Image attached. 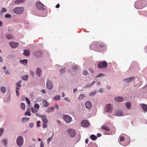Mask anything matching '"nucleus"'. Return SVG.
Listing matches in <instances>:
<instances>
[{
    "mask_svg": "<svg viewBox=\"0 0 147 147\" xmlns=\"http://www.w3.org/2000/svg\"><path fill=\"white\" fill-rule=\"evenodd\" d=\"M36 5L37 9L39 10H43L45 9V6L40 1L36 2Z\"/></svg>",
    "mask_w": 147,
    "mask_h": 147,
    "instance_id": "obj_1",
    "label": "nucleus"
},
{
    "mask_svg": "<svg viewBox=\"0 0 147 147\" xmlns=\"http://www.w3.org/2000/svg\"><path fill=\"white\" fill-rule=\"evenodd\" d=\"M107 63L105 61H103L99 62L98 64V66L100 69L106 68L107 67Z\"/></svg>",
    "mask_w": 147,
    "mask_h": 147,
    "instance_id": "obj_2",
    "label": "nucleus"
},
{
    "mask_svg": "<svg viewBox=\"0 0 147 147\" xmlns=\"http://www.w3.org/2000/svg\"><path fill=\"white\" fill-rule=\"evenodd\" d=\"M24 11V8L22 7H17L14 9L13 12L16 14H21Z\"/></svg>",
    "mask_w": 147,
    "mask_h": 147,
    "instance_id": "obj_3",
    "label": "nucleus"
},
{
    "mask_svg": "<svg viewBox=\"0 0 147 147\" xmlns=\"http://www.w3.org/2000/svg\"><path fill=\"white\" fill-rule=\"evenodd\" d=\"M112 105L109 104L106 105L105 107V111L107 114L111 113L112 111Z\"/></svg>",
    "mask_w": 147,
    "mask_h": 147,
    "instance_id": "obj_4",
    "label": "nucleus"
},
{
    "mask_svg": "<svg viewBox=\"0 0 147 147\" xmlns=\"http://www.w3.org/2000/svg\"><path fill=\"white\" fill-rule=\"evenodd\" d=\"M23 138L22 136H20L17 138V143L19 146H22L23 145Z\"/></svg>",
    "mask_w": 147,
    "mask_h": 147,
    "instance_id": "obj_5",
    "label": "nucleus"
},
{
    "mask_svg": "<svg viewBox=\"0 0 147 147\" xmlns=\"http://www.w3.org/2000/svg\"><path fill=\"white\" fill-rule=\"evenodd\" d=\"M46 86L47 88L51 90L53 89V85L52 81L50 80H48L46 83Z\"/></svg>",
    "mask_w": 147,
    "mask_h": 147,
    "instance_id": "obj_6",
    "label": "nucleus"
},
{
    "mask_svg": "<svg viewBox=\"0 0 147 147\" xmlns=\"http://www.w3.org/2000/svg\"><path fill=\"white\" fill-rule=\"evenodd\" d=\"M142 4L141 1H137L135 3V7L137 9H141L142 7Z\"/></svg>",
    "mask_w": 147,
    "mask_h": 147,
    "instance_id": "obj_7",
    "label": "nucleus"
},
{
    "mask_svg": "<svg viewBox=\"0 0 147 147\" xmlns=\"http://www.w3.org/2000/svg\"><path fill=\"white\" fill-rule=\"evenodd\" d=\"M114 114L116 116H122L123 115V112L121 110H116L115 111Z\"/></svg>",
    "mask_w": 147,
    "mask_h": 147,
    "instance_id": "obj_8",
    "label": "nucleus"
},
{
    "mask_svg": "<svg viewBox=\"0 0 147 147\" xmlns=\"http://www.w3.org/2000/svg\"><path fill=\"white\" fill-rule=\"evenodd\" d=\"M85 105L86 108L89 110L92 106V104L91 101H87L85 103Z\"/></svg>",
    "mask_w": 147,
    "mask_h": 147,
    "instance_id": "obj_9",
    "label": "nucleus"
},
{
    "mask_svg": "<svg viewBox=\"0 0 147 147\" xmlns=\"http://www.w3.org/2000/svg\"><path fill=\"white\" fill-rule=\"evenodd\" d=\"M63 119L67 123H69L71 122V117L67 115H65L63 116Z\"/></svg>",
    "mask_w": 147,
    "mask_h": 147,
    "instance_id": "obj_10",
    "label": "nucleus"
},
{
    "mask_svg": "<svg viewBox=\"0 0 147 147\" xmlns=\"http://www.w3.org/2000/svg\"><path fill=\"white\" fill-rule=\"evenodd\" d=\"M135 77L131 76L127 78H125L123 80L124 82H126L127 83H129L133 80L134 81Z\"/></svg>",
    "mask_w": 147,
    "mask_h": 147,
    "instance_id": "obj_11",
    "label": "nucleus"
},
{
    "mask_svg": "<svg viewBox=\"0 0 147 147\" xmlns=\"http://www.w3.org/2000/svg\"><path fill=\"white\" fill-rule=\"evenodd\" d=\"M81 124L82 126L83 127H88L90 125V124L88 121L86 120L82 121L81 122Z\"/></svg>",
    "mask_w": 147,
    "mask_h": 147,
    "instance_id": "obj_12",
    "label": "nucleus"
},
{
    "mask_svg": "<svg viewBox=\"0 0 147 147\" xmlns=\"http://www.w3.org/2000/svg\"><path fill=\"white\" fill-rule=\"evenodd\" d=\"M68 132L70 136L71 137H74L76 134V131L75 130L69 128L68 129Z\"/></svg>",
    "mask_w": 147,
    "mask_h": 147,
    "instance_id": "obj_13",
    "label": "nucleus"
},
{
    "mask_svg": "<svg viewBox=\"0 0 147 147\" xmlns=\"http://www.w3.org/2000/svg\"><path fill=\"white\" fill-rule=\"evenodd\" d=\"M19 44L16 42H10L9 43V45L12 48H16L19 46Z\"/></svg>",
    "mask_w": 147,
    "mask_h": 147,
    "instance_id": "obj_14",
    "label": "nucleus"
},
{
    "mask_svg": "<svg viewBox=\"0 0 147 147\" xmlns=\"http://www.w3.org/2000/svg\"><path fill=\"white\" fill-rule=\"evenodd\" d=\"M114 100L117 102H122L124 100V99L121 97H116L114 98Z\"/></svg>",
    "mask_w": 147,
    "mask_h": 147,
    "instance_id": "obj_15",
    "label": "nucleus"
},
{
    "mask_svg": "<svg viewBox=\"0 0 147 147\" xmlns=\"http://www.w3.org/2000/svg\"><path fill=\"white\" fill-rule=\"evenodd\" d=\"M34 54L37 57H40L42 55V51L41 50H39L35 52Z\"/></svg>",
    "mask_w": 147,
    "mask_h": 147,
    "instance_id": "obj_16",
    "label": "nucleus"
},
{
    "mask_svg": "<svg viewBox=\"0 0 147 147\" xmlns=\"http://www.w3.org/2000/svg\"><path fill=\"white\" fill-rule=\"evenodd\" d=\"M5 37L8 40L13 39H14V36L11 34H7L5 35Z\"/></svg>",
    "mask_w": 147,
    "mask_h": 147,
    "instance_id": "obj_17",
    "label": "nucleus"
},
{
    "mask_svg": "<svg viewBox=\"0 0 147 147\" xmlns=\"http://www.w3.org/2000/svg\"><path fill=\"white\" fill-rule=\"evenodd\" d=\"M41 73V69L39 68H37L36 70V76L38 77H40Z\"/></svg>",
    "mask_w": 147,
    "mask_h": 147,
    "instance_id": "obj_18",
    "label": "nucleus"
},
{
    "mask_svg": "<svg viewBox=\"0 0 147 147\" xmlns=\"http://www.w3.org/2000/svg\"><path fill=\"white\" fill-rule=\"evenodd\" d=\"M54 107H50L47 109L46 111V112L47 113H49L52 112L54 111Z\"/></svg>",
    "mask_w": 147,
    "mask_h": 147,
    "instance_id": "obj_19",
    "label": "nucleus"
},
{
    "mask_svg": "<svg viewBox=\"0 0 147 147\" xmlns=\"http://www.w3.org/2000/svg\"><path fill=\"white\" fill-rule=\"evenodd\" d=\"M141 107L142 109L144 111H147V105L144 104H141Z\"/></svg>",
    "mask_w": 147,
    "mask_h": 147,
    "instance_id": "obj_20",
    "label": "nucleus"
},
{
    "mask_svg": "<svg viewBox=\"0 0 147 147\" xmlns=\"http://www.w3.org/2000/svg\"><path fill=\"white\" fill-rule=\"evenodd\" d=\"M42 120L43 121V122H48V120L47 116L45 115H43V116L42 117Z\"/></svg>",
    "mask_w": 147,
    "mask_h": 147,
    "instance_id": "obj_21",
    "label": "nucleus"
},
{
    "mask_svg": "<svg viewBox=\"0 0 147 147\" xmlns=\"http://www.w3.org/2000/svg\"><path fill=\"white\" fill-rule=\"evenodd\" d=\"M24 52L23 53V54L26 56H28L30 55V51L29 50H24Z\"/></svg>",
    "mask_w": 147,
    "mask_h": 147,
    "instance_id": "obj_22",
    "label": "nucleus"
},
{
    "mask_svg": "<svg viewBox=\"0 0 147 147\" xmlns=\"http://www.w3.org/2000/svg\"><path fill=\"white\" fill-rule=\"evenodd\" d=\"M20 63H23L24 65H26L27 64L28 60L27 59H24L20 60Z\"/></svg>",
    "mask_w": 147,
    "mask_h": 147,
    "instance_id": "obj_23",
    "label": "nucleus"
},
{
    "mask_svg": "<svg viewBox=\"0 0 147 147\" xmlns=\"http://www.w3.org/2000/svg\"><path fill=\"white\" fill-rule=\"evenodd\" d=\"M95 82H93L90 84H88L86 85L84 87V88H90L93 86L95 83Z\"/></svg>",
    "mask_w": 147,
    "mask_h": 147,
    "instance_id": "obj_24",
    "label": "nucleus"
},
{
    "mask_svg": "<svg viewBox=\"0 0 147 147\" xmlns=\"http://www.w3.org/2000/svg\"><path fill=\"white\" fill-rule=\"evenodd\" d=\"M102 128L107 131H109L110 130L109 128L107 126L103 125L101 126Z\"/></svg>",
    "mask_w": 147,
    "mask_h": 147,
    "instance_id": "obj_25",
    "label": "nucleus"
},
{
    "mask_svg": "<svg viewBox=\"0 0 147 147\" xmlns=\"http://www.w3.org/2000/svg\"><path fill=\"white\" fill-rule=\"evenodd\" d=\"M85 96V94H81L79 96L78 99L80 100H82L84 98Z\"/></svg>",
    "mask_w": 147,
    "mask_h": 147,
    "instance_id": "obj_26",
    "label": "nucleus"
},
{
    "mask_svg": "<svg viewBox=\"0 0 147 147\" xmlns=\"http://www.w3.org/2000/svg\"><path fill=\"white\" fill-rule=\"evenodd\" d=\"M29 119V118L28 117H23L21 119V121L22 122L24 123L28 121Z\"/></svg>",
    "mask_w": 147,
    "mask_h": 147,
    "instance_id": "obj_27",
    "label": "nucleus"
},
{
    "mask_svg": "<svg viewBox=\"0 0 147 147\" xmlns=\"http://www.w3.org/2000/svg\"><path fill=\"white\" fill-rule=\"evenodd\" d=\"M97 91L96 90H95L93 91H92L89 94V96H92L95 95Z\"/></svg>",
    "mask_w": 147,
    "mask_h": 147,
    "instance_id": "obj_28",
    "label": "nucleus"
},
{
    "mask_svg": "<svg viewBox=\"0 0 147 147\" xmlns=\"http://www.w3.org/2000/svg\"><path fill=\"white\" fill-rule=\"evenodd\" d=\"M90 138L93 140H95L97 139L96 136L93 134H92L90 135Z\"/></svg>",
    "mask_w": 147,
    "mask_h": 147,
    "instance_id": "obj_29",
    "label": "nucleus"
},
{
    "mask_svg": "<svg viewBox=\"0 0 147 147\" xmlns=\"http://www.w3.org/2000/svg\"><path fill=\"white\" fill-rule=\"evenodd\" d=\"M25 0H16L15 1V3L16 4L22 3L24 2Z\"/></svg>",
    "mask_w": 147,
    "mask_h": 147,
    "instance_id": "obj_30",
    "label": "nucleus"
},
{
    "mask_svg": "<svg viewBox=\"0 0 147 147\" xmlns=\"http://www.w3.org/2000/svg\"><path fill=\"white\" fill-rule=\"evenodd\" d=\"M1 143L2 144H4L5 146H6L7 144V141L5 139H3Z\"/></svg>",
    "mask_w": 147,
    "mask_h": 147,
    "instance_id": "obj_31",
    "label": "nucleus"
},
{
    "mask_svg": "<svg viewBox=\"0 0 147 147\" xmlns=\"http://www.w3.org/2000/svg\"><path fill=\"white\" fill-rule=\"evenodd\" d=\"M28 75H25L22 76L21 78L22 79L24 80H27L28 78Z\"/></svg>",
    "mask_w": 147,
    "mask_h": 147,
    "instance_id": "obj_32",
    "label": "nucleus"
},
{
    "mask_svg": "<svg viewBox=\"0 0 147 147\" xmlns=\"http://www.w3.org/2000/svg\"><path fill=\"white\" fill-rule=\"evenodd\" d=\"M125 106L128 109H129L131 106V103L129 102L126 103L125 104Z\"/></svg>",
    "mask_w": 147,
    "mask_h": 147,
    "instance_id": "obj_33",
    "label": "nucleus"
},
{
    "mask_svg": "<svg viewBox=\"0 0 147 147\" xmlns=\"http://www.w3.org/2000/svg\"><path fill=\"white\" fill-rule=\"evenodd\" d=\"M30 109H28L26 111L25 113V115L26 116V115H28V116H30L31 115V114L30 113Z\"/></svg>",
    "mask_w": 147,
    "mask_h": 147,
    "instance_id": "obj_34",
    "label": "nucleus"
},
{
    "mask_svg": "<svg viewBox=\"0 0 147 147\" xmlns=\"http://www.w3.org/2000/svg\"><path fill=\"white\" fill-rule=\"evenodd\" d=\"M21 108L23 110H25L26 106L25 104L24 103L22 102L20 105Z\"/></svg>",
    "mask_w": 147,
    "mask_h": 147,
    "instance_id": "obj_35",
    "label": "nucleus"
},
{
    "mask_svg": "<svg viewBox=\"0 0 147 147\" xmlns=\"http://www.w3.org/2000/svg\"><path fill=\"white\" fill-rule=\"evenodd\" d=\"M54 98L55 101H57L60 99V96L59 95H57L54 97Z\"/></svg>",
    "mask_w": 147,
    "mask_h": 147,
    "instance_id": "obj_36",
    "label": "nucleus"
},
{
    "mask_svg": "<svg viewBox=\"0 0 147 147\" xmlns=\"http://www.w3.org/2000/svg\"><path fill=\"white\" fill-rule=\"evenodd\" d=\"M1 91L3 93H5L6 92V89L5 87L2 86L1 88Z\"/></svg>",
    "mask_w": 147,
    "mask_h": 147,
    "instance_id": "obj_37",
    "label": "nucleus"
},
{
    "mask_svg": "<svg viewBox=\"0 0 147 147\" xmlns=\"http://www.w3.org/2000/svg\"><path fill=\"white\" fill-rule=\"evenodd\" d=\"M105 75V74H103V73L100 74L96 76V78H100V77H101L102 76H103Z\"/></svg>",
    "mask_w": 147,
    "mask_h": 147,
    "instance_id": "obj_38",
    "label": "nucleus"
},
{
    "mask_svg": "<svg viewBox=\"0 0 147 147\" xmlns=\"http://www.w3.org/2000/svg\"><path fill=\"white\" fill-rule=\"evenodd\" d=\"M53 136L49 138L47 140V143L49 144L50 142V141L52 140V139L53 138Z\"/></svg>",
    "mask_w": 147,
    "mask_h": 147,
    "instance_id": "obj_39",
    "label": "nucleus"
},
{
    "mask_svg": "<svg viewBox=\"0 0 147 147\" xmlns=\"http://www.w3.org/2000/svg\"><path fill=\"white\" fill-rule=\"evenodd\" d=\"M83 74L84 76H86L88 74V73L86 70H84L83 71Z\"/></svg>",
    "mask_w": 147,
    "mask_h": 147,
    "instance_id": "obj_40",
    "label": "nucleus"
},
{
    "mask_svg": "<svg viewBox=\"0 0 147 147\" xmlns=\"http://www.w3.org/2000/svg\"><path fill=\"white\" fill-rule=\"evenodd\" d=\"M59 72L61 74L64 73L65 72V68H62L61 69L59 70Z\"/></svg>",
    "mask_w": 147,
    "mask_h": 147,
    "instance_id": "obj_41",
    "label": "nucleus"
},
{
    "mask_svg": "<svg viewBox=\"0 0 147 147\" xmlns=\"http://www.w3.org/2000/svg\"><path fill=\"white\" fill-rule=\"evenodd\" d=\"M4 129L3 128L0 129V137L3 134L4 132Z\"/></svg>",
    "mask_w": 147,
    "mask_h": 147,
    "instance_id": "obj_42",
    "label": "nucleus"
},
{
    "mask_svg": "<svg viewBox=\"0 0 147 147\" xmlns=\"http://www.w3.org/2000/svg\"><path fill=\"white\" fill-rule=\"evenodd\" d=\"M49 103L47 102L44 104L43 106L45 107H47L49 105Z\"/></svg>",
    "mask_w": 147,
    "mask_h": 147,
    "instance_id": "obj_43",
    "label": "nucleus"
},
{
    "mask_svg": "<svg viewBox=\"0 0 147 147\" xmlns=\"http://www.w3.org/2000/svg\"><path fill=\"white\" fill-rule=\"evenodd\" d=\"M78 66L77 65L74 66L73 68V70L74 71H76L78 69Z\"/></svg>",
    "mask_w": 147,
    "mask_h": 147,
    "instance_id": "obj_44",
    "label": "nucleus"
},
{
    "mask_svg": "<svg viewBox=\"0 0 147 147\" xmlns=\"http://www.w3.org/2000/svg\"><path fill=\"white\" fill-rule=\"evenodd\" d=\"M34 108L37 109H38L39 108V105L37 104H36L34 105Z\"/></svg>",
    "mask_w": 147,
    "mask_h": 147,
    "instance_id": "obj_45",
    "label": "nucleus"
},
{
    "mask_svg": "<svg viewBox=\"0 0 147 147\" xmlns=\"http://www.w3.org/2000/svg\"><path fill=\"white\" fill-rule=\"evenodd\" d=\"M5 18H9L11 17V16L10 14H7L5 15Z\"/></svg>",
    "mask_w": 147,
    "mask_h": 147,
    "instance_id": "obj_46",
    "label": "nucleus"
},
{
    "mask_svg": "<svg viewBox=\"0 0 147 147\" xmlns=\"http://www.w3.org/2000/svg\"><path fill=\"white\" fill-rule=\"evenodd\" d=\"M7 11L6 9L4 8H3L2 9V10L1 11V13L5 12Z\"/></svg>",
    "mask_w": 147,
    "mask_h": 147,
    "instance_id": "obj_47",
    "label": "nucleus"
},
{
    "mask_svg": "<svg viewBox=\"0 0 147 147\" xmlns=\"http://www.w3.org/2000/svg\"><path fill=\"white\" fill-rule=\"evenodd\" d=\"M25 99L26 100V101H27L28 105H30V101L29 100V99L28 98L26 97L25 98Z\"/></svg>",
    "mask_w": 147,
    "mask_h": 147,
    "instance_id": "obj_48",
    "label": "nucleus"
},
{
    "mask_svg": "<svg viewBox=\"0 0 147 147\" xmlns=\"http://www.w3.org/2000/svg\"><path fill=\"white\" fill-rule=\"evenodd\" d=\"M47 123L43 122V127L44 128H46L47 127Z\"/></svg>",
    "mask_w": 147,
    "mask_h": 147,
    "instance_id": "obj_49",
    "label": "nucleus"
},
{
    "mask_svg": "<svg viewBox=\"0 0 147 147\" xmlns=\"http://www.w3.org/2000/svg\"><path fill=\"white\" fill-rule=\"evenodd\" d=\"M104 47V46L102 45H99V47L98 48V50H101Z\"/></svg>",
    "mask_w": 147,
    "mask_h": 147,
    "instance_id": "obj_50",
    "label": "nucleus"
},
{
    "mask_svg": "<svg viewBox=\"0 0 147 147\" xmlns=\"http://www.w3.org/2000/svg\"><path fill=\"white\" fill-rule=\"evenodd\" d=\"M119 140L120 141H123L124 140V138L123 136H121L119 138Z\"/></svg>",
    "mask_w": 147,
    "mask_h": 147,
    "instance_id": "obj_51",
    "label": "nucleus"
},
{
    "mask_svg": "<svg viewBox=\"0 0 147 147\" xmlns=\"http://www.w3.org/2000/svg\"><path fill=\"white\" fill-rule=\"evenodd\" d=\"M16 85L17 86V87L18 88H20L21 86L20 84H19V83L18 82L16 84Z\"/></svg>",
    "mask_w": 147,
    "mask_h": 147,
    "instance_id": "obj_52",
    "label": "nucleus"
},
{
    "mask_svg": "<svg viewBox=\"0 0 147 147\" xmlns=\"http://www.w3.org/2000/svg\"><path fill=\"white\" fill-rule=\"evenodd\" d=\"M4 72L7 75H9L10 74V73L9 72V71L8 70H6L4 71Z\"/></svg>",
    "mask_w": 147,
    "mask_h": 147,
    "instance_id": "obj_53",
    "label": "nucleus"
},
{
    "mask_svg": "<svg viewBox=\"0 0 147 147\" xmlns=\"http://www.w3.org/2000/svg\"><path fill=\"white\" fill-rule=\"evenodd\" d=\"M64 99L65 100L67 101L68 102H70V100L67 97H65L64 98Z\"/></svg>",
    "mask_w": 147,
    "mask_h": 147,
    "instance_id": "obj_54",
    "label": "nucleus"
},
{
    "mask_svg": "<svg viewBox=\"0 0 147 147\" xmlns=\"http://www.w3.org/2000/svg\"><path fill=\"white\" fill-rule=\"evenodd\" d=\"M36 116L38 117H40V118H42V117L43 116V115H40L38 114V113H36Z\"/></svg>",
    "mask_w": 147,
    "mask_h": 147,
    "instance_id": "obj_55",
    "label": "nucleus"
},
{
    "mask_svg": "<svg viewBox=\"0 0 147 147\" xmlns=\"http://www.w3.org/2000/svg\"><path fill=\"white\" fill-rule=\"evenodd\" d=\"M89 70L91 73H94V71L92 68H90L89 69Z\"/></svg>",
    "mask_w": 147,
    "mask_h": 147,
    "instance_id": "obj_56",
    "label": "nucleus"
},
{
    "mask_svg": "<svg viewBox=\"0 0 147 147\" xmlns=\"http://www.w3.org/2000/svg\"><path fill=\"white\" fill-rule=\"evenodd\" d=\"M29 126L31 128L33 127L34 126V124L33 123H30Z\"/></svg>",
    "mask_w": 147,
    "mask_h": 147,
    "instance_id": "obj_57",
    "label": "nucleus"
},
{
    "mask_svg": "<svg viewBox=\"0 0 147 147\" xmlns=\"http://www.w3.org/2000/svg\"><path fill=\"white\" fill-rule=\"evenodd\" d=\"M8 31L9 32H12L13 31L12 29L10 27L9 28L8 30Z\"/></svg>",
    "mask_w": 147,
    "mask_h": 147,
    "instance_id": "obj_58",
    "label": "nucleus"
},
{
    "mask_svg": "<svg viewBox=\"0 0 147 147\" xmlns=\"http://www.w3.org/2000/svg\"><path fill=\"white\" fill-rule=\"evenodd\" d=\"M40 121H38L37 122V126L38 127H39L40 126Z\"/></svg>",
    "mask_w": 147,
    "mask_h": 147,
    "instance_id": "obj_59",
    "label": "nucleus"
},
{
    "mask_svg": "<svg viewBox=\"0 0 147 147\" xmlns=\"http://www.w3.org/2000/svg\"><path fill=\"white\" fill-rule=\"evenodd\" d=\"M40 147H44V144H43V141H42L40 143Z\"/></svg>",
    "mask_w": 147,
    "mask_h": 147,
    "instance_id": "obj_60",
    "label": "nucleus"
},
{
    "mask_svg": "<svg viewBox=\"0 0 147 147\" xmlns=\"http://www.w3.org/2000/svg\"><path fill=\"white\" fill-rule=\"evenodd\" d=\"M104 91V89L102 88H101L100 89V92H102Z\"/></svg>",
    "mask_w": 147,
    "mask_h": 147,
    "instance_id": "obj_61",
    "label": "nucleus"
},
{
    "mask_svg": "<svg viewBox=\"0 0 147 147\" xmlns=\"http://www.w3.org/2000/svg\"><path fill=\"white\" fill-rule=\"evenodd\" d=\"M41 92L43 94H45L46 93L45 90L44 89H42L41 90Z\"/></svg>",
    "mask_w": 147,
    "mask_h": 147,
    "instance_id": "obj_62",
    "label": "nucleus"
},
{
    "mask_svg": "<svg viewBox=\"0 0 147 147\" xmlns=\"http://www.w3.org/2000/svg\"><path fill=\"white\" fill-rule=\"evenodd\" d=\"M31 111L33 113H35L36 112V110L32 108H31Z\"/></svg>",
    "mask_w": 147,
    "mask_h": 147,
    "instance_id": "obj_63",
    "label": "nucleus"
},
{
    "mask_svg": "<svg viewBox=\"0 0 147 147\" xmlns=\"http://www.w3.org/2000/svg\"><path fill=\"white\" fill-rule=\"evenodd\" d=\"M60 5L59 4H57L55 6V7L56 8H59V7Z\"/></svg>",
    "mask_w": 147,
    "mask_h": 147,
    "instance_id": "obj_64",
    "label": "nucleus"
}]
</instances>
